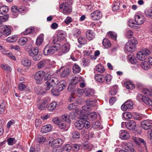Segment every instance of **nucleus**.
<instances>
[{"label":"nucleus","mask_w":152,"mask_h":152,"mask_svg":"<svg viewBox=\"0 0 152 152\" xmlns=\"http://www.w3.org/2000/svg\"><path fill=\"white\" fill-rule=\"evenodd\" d=\"M84 89H78L76 91V94L78 97H80L82 94H84Z\"/></svg>","instance_id":"338daca9"},{"label":"nucleus","mask_w":152,"mask_h":152,"mask_svg":"<svg viewBox=\"0 0 152 152\" xmlns=\"http://www.w3.org/2000/svg\"><path fill=\"white\" fill-rule=\"evenodd\" d=\"M80 79L79 78L76 77H74L71 81V85H74L76 84L79 81Z\"/></svg>","instance_id":"680f3d73"},{"label":"nucleus","mask_w":152,"mask_h":152,"mask_svg":"<svg viewBox=\"0 0 152 152\" xmlns=\"http://www.w3.org/2000/svg\"><path fill=\"white\" fill-rule=\"evenodd\" d=\"M135 20L136 25H140L143 23L145 19L143 16L136 15L135 16Z\"/></svg>","instance_id":"f3484780"},{"label":"nucleus","mask_w":152,"mask_h":152,"mask_svg":"<svg viewBox=\"0 0 152 152\" xmlns=\"http://www.w3.org/2000/svg\"><path fill=\"white\" fill-rule=\"evenodd\" d=\"M48 102V100L45 99L41 103L37 105L38 109L41 110H45L47 107V103Z\"/></svg>","instance_id":"aec40b11"},{"label":"nucleus","mask_w":152,"mask_h":152,"mask_svg":"<svg viewBox=\"0 0 152 152\" xmlns=\"http://www.w3.org/2000/svg\"><path fill=\"white\" fill-rule=\"evenodd\" d=\"M7 142L8 145H12L15 144L16 142L15 139V138H10L7 140Z\"/></svg>","instance_id":"603ef678"},{"label":"nucleus","mask_w":152,"mask_h":152,"mask_svg":"<svg viewBox=\"0 0 152 152\" xmlns=\"http://www.w3.org/2000/svg\"><path fill=\"white\" fill-rule=\"evenodd\" d=\"M42 86L45 91H46V93H47L48 91L50 90V88L52 87L50 84V83H49V82H48V81H47V82L43 86Z\"/></svg>","instance_id":"a19ab883"},{"label":"nucleus","mask_w":152,"mask_h":152,"mask_svg":"<svg viewBox=\"0 0 152 152\" xmlns=\"http://www.w3.org/2000/svg\"><path fill=\"white\" fill-rule=\"evenodd\" d=\"M30 47L28 48L30 50H28V53L29 56L31 57L35 61L39 60L41 59L40 56L38 55L39 49L37 48H33L31 49V46H28Z\"/></svg>","instance_id":"7ed1b4c3"},{"label":"nucleus","mask_w":152,"mask_h":152,"mask_svg":"<svg viewBox=\"0 0 152 152\" xmlns=\"http://www.w3.org/2000/svg\"><path fill=\"white\" fill-rule=\"evenodd\" d=\"M34 90L37 94L40 95H43L46 93V91H45L42 86L41 87H36L34 88Z\"/></svg>","instance_id":"412c9836"},{"label":"nucleus","mask_w":152,"mask_h":152,"mask_svg":"<svg viewBox=\"0 0 152 152\" xmlns=\"http://www.w3.org/2000/svg\"><path fill=\"white\" fill-rule=\"evenodd\" d=\"M95 80L99 83H102L104 81V77L101 74H96L94 76Z\"/></svg>","instance_id":"bb28decb"},{"label":"nucleus","mask_w":152,"mask_h":152,"mask_svg":"<svg viewBox=\"0 0 152 152\" xmlns=\"http://www.w3.org/2000/svg\"><path fill=\"white\" fill-rule=\"evenodd\" d=\"M5 31L3 32L0 29V37L2 36L3 35L6 37L8 36L11 34V30H5Z\"/></svg>","instance_id":"4c0bfd02"},{"label":"nucleus","mask_w":152,"mask_h":152,"mask_svg":"<svg viewBox=\"0 0 152 152\" xmlns=\"http://www.w3.org/2000/svg\"><path fill=\"white\" fill-rule=\"evenodd\" d=\"M133 32L131 30H129L126 31V36L128 38L131 39L132 38H134L132 37L133 35Z\"/></svg>","instance_id":"864d4df0"},{"label":"nucleus","mask_w":152,"mask_h":152,"mask_svg":"<svg viewBox=\"0 0 152 152\" xmlns=\"http://www.w3.org/2000/svg\"><path fill=\"white\" fill-rule=\"evenodd\" d=\"M137 41L134 38H132L127 42L125 46V49L129 52L134 51L136 48V45Z\"/></svg>","instance_id":"f03ea898"},{"label":"nucleus","mask_w":152,"mask_h":152,"mask_svg":"<svg viewBox=\"0 0 152 152\" xmlns=\"http://www.w3.org/2000/svg\"><path fill=\"white\" fill-rule=\"evenodd\" d=\"M133 105V102L130 101L126 102L121 107V109L123 111H126L128 109L132 108Z\"/></svg>","instance_id":"9b49d317"},{"label":"nucleus","mask_w":152,"mask_h":152,"mask_svg":"<svg viewBox=\"0 0 152 152\" xmlns=\"http://www.w3.org/2000/svg\"><path fill=\"white\" fill-rule=\"evenodd\" d=\"M91 16L93 20H99L102 17V14L101 12L98 10H96L91 13Z\"/></svg>","instance_id":"9d476101"},{"label":"nucleus","mask_w":152,"mask_h":152,"mask_svg":"<svg viewBox=\"0 0 152 152\" xmlns=\"http://www.w3.org/2000/svg\"><path fill=\"white\" fill-rule=\"evenodd\" d=\"M48 81L50 83L51 86L53 87H54L57 84L58 82V80L56 78H53Z\"/></svg>","instance_id":"f704fd0d"},{"label":"nucleus","mask_w":152,"mask_h":152,"mask_svg":"<svg viewBox=\"0 0 152 152\" xmlns=\"http://www.w3.org/2000/svg\"><path fill=\"white\" fill-rule=\"evenodd\" d=\"M96 70L98 72L102 73L105 71L104 67L101 64H98L96 67Z\"/></svg>","instance_id":"58836bf2"},{"label":"nucleus","mask_w":152,"mask_h":152,"mask_svg":"<svg viewBox=\"0 0 152 152\" xmlns=\"http://www.w3.org/2000/svg\"><path fill=\"white\" fill-rule=\"evenodd\" d=\"M57 104L56 102H54L51 103L48 106V109L50 111H53L56 108Z\"/></svg>","instance_id":"2f4dec72"},{"label":"nucleus","mask_w":152,"mask_h":152,"mask_svg":"<svg viewBox=\"0 0 152 152\" xmlns=\"http://www.w3.org/2000/svg\"><path fill=\"white\" fill-rule=\"evenodd\" d=\"M78 106V104L77 103H74L69 105L67 108L69 110H72L75 109Z\"/></svg>","instance_id":"49530a36"},{"label":"nucleus","mask_w":152,"mask_h":152,"mask_svg":"<svg viewBox=\"0 0 152 152\" xmlns=\"http://www.w3.org/2000/svg\"><path fill=\"white\" fill-rule=\"evenodd\" d=\"M50 60L49 59H45L41 61L37 64V68L40 69L49 65Z\"/></svg>","instance_id":"4468645a"},{"label":"nucleus","mask_w":152,"mask_h":152,"mask_svg":"<svg viewBox=\"0 0 152 152\" xmlns=\"http://www.w3.org/2000/svg\"><path fill=\"white\" fill-rule=\"evenodd\" d=\"M124 148L127 152H134V151L133 146L131 143H126Z\"/></svg>","instance_id":"393cba45"},{"label":"nucleus","mask_w":152,"mask_h":152,"mask_svg":"<svg viewBox=\"0 0 152 152\" xmlns=\"http://www.w3.org/2000/svg\"><path fill=\"white\" fill-rule=\"evenodd\" d=\"M21 63L24 66L28 67L31 65V60L27 57H25L22 59Z\"/></svg>","instance_id":"dca6fc26"},{"label":"nucleus","mask_w":152,"mask_h":152,"mask_svg":"<svg viewBox=\"0 0 152 152\" xmlns=\"http://www.w3.org/2000/svg\"><path fill=\"white\" fill-rule=\"evenodd\" d=\"M136 124L134 121L133 120L129 121L125 123L126 128L129 130H132L135 129Z\"/></svg>","instance_id":"ddd939ff"},{"label":"nucleus","mask_w":152,"mask_h":152,"mask_svg":"<svg viewBox=\"0 0 152 152\" xmlns=\"http://www.w3.org/2000/svg\"><path fill=\"white\" fill-rule=\"evenodd\" d=\"M94 94V91L91 89L86 88L84 89V94L85 96L89 97L93 96Z\"/></svg>","instance_id":"5701e85b"},{"label":"nucleus","mask_w":152,"mask_h":152,"mask_svg":"<svg viewBox=\"0 0 152 152\" xmlns=\"http://www.w3.org/2000/svg\"><path fill=\"white\" fill-rule=\"evenodd\" d=\"M73 72L74 73H78L81 70L80 67L77 64H75L73 67Z\"/></svg>","instance_id":"37998d69"},{"label":"nucleus","mask_w":152,"mask_h":152,"mask_svg":"<svg viewBox=\"0 0 152 152\" xmlns=\"http://www.w3.org/2000/svg\"><path fill=\"white\" fill-rule=\"evenodd\" d=\"M136 143L137 144H140L142 143L145 147H146V143L144 140L140 138H139L136 141Z\"/></svg>","instance_id":"0e129e2a"},{"label":"nucleus","mask_w":152,"mask_h":152,"mask_svg":"<svg viewBox=\"0 0 152 152\" xmlns=\"http://www.w3.org/2000/svg\"><path fill=\"white\" fill-rule=\"evenodd\" d=\"M8 11V7L6 6H3L0 7V13L2 14H5Z\"/></svg>","instance_id":"ea45409f"},{"label":"nucleus","mask_w":152,"mask_h":152,"mask_svg":"<svg viewBox=\"0 0 152 152\" xmlns=\"http://www.w3.org/2000/svg\"><path fill=\"white\" fill-rule=\"evenodd\" d=\"M86 37L89 40H91L95 36V34L91 30L87 31L86 33Z\"/></svg>","instance_id":"c85d7f7f"},{"label":"nucleus","mask_w":152,"mask_h":152,"mask_svg":"<svg viewBox=\"0 0 152 152\" xmlns=\"http://www.w3.org/2000/svg\"><path fill=\"white\" fill-rule=\"evenodd\" d=\"M151 53L149 50L146 48L142 49V51L138 52L137 54V57L141 61L145 60L147 58V56Z\"/></svg>","instance_id":"20e7f679"},{"label":"nucleus","mask_w":152,"mask_h":152,"mask_svg":"<svg viewBox=\"0 0 152 152\" xmlns=\"http://www.w3.org/2000/svg\"><path fill=\"white\" fill-rule=\"evenodd\" d=\"M81 33V31L78 29L75 28L73 31V36L75 37L78 36Z\"/></svg>","instance_id":"bf43d9fd"},{"label":"nucleus","mask_w":152,"mask_h":152,"mask_svg":"<svg viewBox=\"0 0 152 152\" xmlns=\"http://www.w3.org/2000/svg\"><path fill=\"white\" fill-rule=\"evenodd\" d=\"M103 45L106 48H108L110 47L111 44L110 40L107 38L104 39L102 41Z\"/></svg>","instance_id":"7c9ffc66"},{"label":"nucleus","mask_w":152,"mask_h":152,"mask_svg":"<svg viewBox=\"0 0 152 152\" xmlns=\"http://www.w3.org/2000/svg\"><path fill=\"white\" fill-rule=\"evenodd\" d=\"M34 27H31L30 28H27L24 32L23 33L24 34H27L30 33H32L34 31Z\"/></svg>","instance_id":"13d9d810"},{"label":"nucleus","mask_w":152,"mask_h":152,"mask_svg":"<svg viewBox=\"0 0 152 152\" xmlns=\"http://www.w3.org/2000/svg\"><path fill=\"white\" fill-rule=\"evenodd\" d=\"M28 10V8L24 6H21L18 8V12L21 13H26Z\"/></svg>","instance_id":"09e8293b"},{"label":"nucleus","mask_w":152,"mask_h":152,"mask_svg":"<svg viewBox=\"0 0 152 152\" xmlns=\"http://www.w3.org/2000/svg\"><path fill=\"white\" fill-rule=\"evenodd\" d=\"M52 126L50 124L44 126L41 129V132L44 133L50 132L52 129Z\"/></svg>","instance_id":"b1692460"},{"label":"nucleus","mask_w":152,"mask_h":152,"mask_svg":"<svg viewBox=\"0 0 152 152\" xmlns=\"http://www.w3.org/2000/svg\"><path fill=\"white\" fill-rule=\"evenodd\" d=\"M60 44H48L45 48L43 53L45 55L53 54L56 52L59 48Z\"/></svg>","instance_id":"f257e3e1"},{"label":"nucleus","mask_w":152,"mask_h":152,"mask_svg":"<svg viewBox=\"0 0 152 152\" xmlns=\"http://www.w3.org/2000/svg\"><path fill=\"white\" fill-rule=\"evenodd\" d=\"M112 79V77L110 74H107L104 77V80L106 81V83L107 84H110V81Z\"/></svg>","instance_id":"052dcab7"},{"label":"nucleus","mask_w":152,"mask_h":152,"mask_svg":"<svg viewBox=\"0 0 152 152\" xmlns=\"http://www.w3.org/2000/svg\"><path fill=\"white\" fill-rule=\"evenodd\" d=\"M72 149V146L69 144H67L64 147L63 150L65 151L70 152Z\"/></svg>","instance_id":"4d7b16f0"},{"label":"nucleus","mask_w":152,"mask_h":152,"mask_svg":"<svg viewBox=\"0 0 152 152\" xmlns=\"http://www.w3.org/2000/svg\"><path fill=\"white\" fill-rule=\"evenodd\" d=\"M0 29L3 32L5 31V30H11V28L7 26L2 24L0 21Z\"/></svg>","instance_id":"8fccbe9b"},{"label":"nucleus","mask_w":152,"mask_h":152,"mask_svg":"<svg viewBox=\"0 0 152 152\" xmlns=\"http://www.w3.org/2000/svg\"><path fill=\"white\" fill-rule=\"evenodd\" d=\"M140 66L144 69L145 70H148L150 68V65L149 63H148V62L145 61L142 62L141 63Z\"/></svg>","instance_id":"72a5a7b5"},{"label":"nucleus","mask_w":152,"mask_h":152,"mask_svg":"<svg viewBox=\"0 0 152 152\" xmlns=\"http://www.w3.org/2000/svg\"><path fill=\"white\" fill-rule=\"evenodd\" d=\"M97 115L96 113H93L90 115L88 116V118L91 121H94L97 118Z\"/></svg>","instance_id":"69168bd1"},{"label":"nucleus","mask_w":152,"mask_h":152,"mask_svg":"<svg viewBox=\"0 0 152 152\" xmlns=\"http://www.w3.org/2000/svg\"><path fill=\"white\" fill-rule=\"evenodd\" d=\"M124 85L126 88L128 89H132L134 88V84L130 82H126L124 83Z\"/></svg>","instance_id":"c9c22d12"},{"label":"nucleus","mask_w":152,"mask_h":152,"mask_svg":"<svg viewBox=\"0 0 152 152\" xmlns=\"http://www.w3.org/2000/svg\"><path fill=\"white\" fill-rule=\"evenodd\" d=\"M43 38L42 35L39 36L37 38L36 43L37 45H40L43 41Z\"/></svg>","instance_id":"3c124183"},{"label":"nucleus","mask_w":152,"mask_h":152,"mask_svg":"<svg viewBox=\"0 0 152 152\" xmlns=\"http://www.w3.org/2000/svg\"><path fill=\"white\" fill-rule=\"evenodd\" d=\"M137 99L140 101H142L146 105H152V101L148 97H145L140 94H138Z\"/></svg>","instance_id":"0eeeda50"},{"label":"nucleus","mask_w":152,"mask_h":152,"mask_svg":"<svg viewBox=\"0 0 152 152\" xmlns=\"http://www.w3.org/2000/svg\"><path fill=\"white\" fill-rule=\"evenodd\" d=\"M145 13L147 16L152 19V9H146Z\"/></svg>","instance_id":"de8ad7c7"},{"label":"nucleus","mask_w":152,"mask_h":152,"mask_svg":"<svg viewBox=\"0 0 152 152\" xmlns=\"http://www.w3.org/2000/svg\"><path fill=\"white\" fill-rule=\"evenodd\" d=\"M75 127L79 130L82 129L83 128V120L77 121L74 123Z\"/></svg>","instance_id":"a878e982"},{"label":"nucleus","mask_w":152,"mask_h":152,"mask_svg":"<svg viewBox=\"0 0 152 152\" xmlns=\"http://www.w3.org/2000/svg\"><path fill=\"white\" fill-rule=\"evenodd\" d=\"M86 117L84 116L81 117L80 118V120H83V127H84L86 129H88L90 127V124L88 121L86 120Z\"/></svg>","instance_id":"4be33fe9"},{"label":"nucleus","mask_w":152,"mask_h":152,"mask_svg":"<svg viewBox=\"0 0 152 152\" xmlns=\"http://www.w3.org/2000/svg\"><path fill=\"white\" fill-rule=\"evenodd\" d=\"M61 118V121H63L69 124V123L70 122V120L69 119V116L68 115H62Z\"/></svg>","instance_id":"e433bc0d"},{"label":"nucleus","mask_w":152,"mask_h":152,"mask_svg":"<svg viewBox=\"0 0 152 152\" xmlns=\"http://www.w3.org/2000/svg\"><path fill=\"white\" fill-rule=\"evenodd\" d=\"M78 40L79 43L80 45H84L86 42L85 38L82 37H79L78 39Z\"/></svg>","instance_id":"e2e57ef3"},{"label":"nucleus","mask_w":152,"mask_h":152,"mask_svg":"<svg viewBox=\"0 0 152 152\" xmlns=\"http://www.w3.org/2000/svg\"><path fill=\"white\" fill-rule=\"evenodd\" d=\"M59 8V10L61 11H62L63 13L65 15L69 14L72 11L71 6L64 3H63L60 4Z\"/></svg>","instance_id":"39448f33"},{"label":"nucleus","mask_w":152,"mask_h":152,"mask_svg":"<svg viewBox=\"0 0 152 152\" xmlns=\"http://www.w3.org/2000/svg\"><path fill=\"white\" fill-rule=\"evenodd\" d=\"M72 136L74 139H79L80 138V134L77 132H74L72 133Z\"/></svg>","instance_id":"774afa93"},{"label":"nucleus","mask_w":152,"mask_h":152,"mask_svg":"<svg viewBox=\"0 0 152 152\" xmlns=\"http://www.w3.org/2000/svg\"><path fill=\"white\" fill-rule=\"evenodd\" d=\"M45 140L46 138L44 137L39 136L36 139V141L37 142L40 143H42L45 142Z\"/></svg>","instance_id":"6e6d98bb"},{"label":"nucleus","mask_w":152,"mask_h":152,"mask_svg":"<svg viewBox=\"0 0 152 152\" xmlns=\"http://www.w3.org/2000/svg\"><path fill=\"white\" fill-rule=\"evenodd\" d=\"M141 126L142 128L145 130L152 129V120H146L142 121L141 122Z\"/></svg>","instance_id":"423d86ee"},{"label":"nucleus","mask_w":152,"mask_h":152,"mask_svg":"<svg viewBox=\"0 0 152 152\" xmlns=\"http://www.w3.org/2000/svg\"><path fill=\"white\" fill-rule=\"evenodd\" d=\"M63 143L62 140L60 139H57L53 141L52 142L50 141L49 143V145L53 149L57 148L60 146Z\"/></svg>","instance_id":"1a4fd4ad"},{"label":"nucleus","mask_w":152,"mask_h":152,"mask_svg":"<svg viewBox=\"0 0 152 152\" xmlns=\"http://www.w3.org/2000/svg\"><path fill=\"white\" fill-rule=\"evenodd\" d=\"M70 48V45L68 43H65L61 48V52L63 53H66L69 51Z\"/></svg>","instance_id":"6ab92c4d"},{"label":"nucleus","mask_w":152,"mask_h":152,"mask_svg":"<svg viewBox=\"0 0 152 152\" xmlns=\"http://www.w3.org/2000/svg\"><path fill=\"white\" fill-rule=\"evenodd\" d=\"M119 137L122 140H126L130 138V136L128 132L126 130H122L120 131Z\"/></svg>","instance_id":"2eb2a0df"},{"label":"nucleus","mask_w":152,"mask_h":152,"mask_svg":"<svg viewBox=\"0 0 152 152\" xmlns=\"http://www.w3.org/2000/svg\"><path fill=\"white\" fill-rule=\"evenodd\" d=\"M57 36L58 37L59 41L62 42L63 41H66V36L65 32L60 31L58 32Z\"/></svg>","instance_id":"a211bd4d"},{"label":"nucleus","mask_w":152,"mask_h":152,"mask_svg":"<svg viewBox=\"0 0 152 152\" xmlns=\"http://www.w3.org/2000/svg\"><path fill=\"white\" fill-rule=\"evenodd\" d=\"M128 59L130 62L132 64H136L137 60L135 56L133 55H130L128 56Z\"/></svg>","instance_id":"473e14b6"},{"label":"nucleus","mask_w":152,"mask_h":152,"mask_svg":"<svg viewBox=\"0 0 152 152\" xmlns=\"http://www.w3.org/2000/svg\"><path fill=\"white\" fill-rule=\"evenodd\" d=\"M69 124L63 121H60L58 125V127L61 129H64L67 130L69 127Z\"/></svg>","instance_id":"cd10ccee"},{"label":"nucleus","mask_w":152,"mask_h":152,"mask_svg":"<svg viewBox=\"0 0 152 152\" xmlns=\"http://www.w3.org/2000/svg\"><path fill=\"white\" fill-rule=\"evenodd\" d=\"M108 36L114 40L116 39L117 35L115 33L113 32H109L107 33Z\"/></svg>","instance_id":"5fc2aeb1"},{"label":"nucleus","mask_w":152,"mask_h":152,"mask_svg":"<svg viewBox=\"0 0 152 152\" xmlns=\"http://www.w3.org/2000/svg\"><path fill=\"white\" fill-rule=\"evenodd\" d=\"M70 70L68 68L65 69L61 72L60 75L62 77H67L70 74Z\"/></svg>","instance_id":"c756f323"},{"label":"nucleus","mask_w":152,"mask_h":152,"mask_svg":"<svg viewBox=\"0 0 152 152\" xmlns=\"http://www.w3.org/2000/svg\"><path fill=\"white\" fill-rule=\"evenodd\" d=\"M45 75V72L43 71H39L35 73L34 79L36 80L37 83H40Z\"/></svg>","instance_id":"6e6552de"},{"label":"nucleus","mask_w":152,"mask_h":152,"mask_svg":"<svg viewBox=\"0 0 152 152\" xmlns=\"http://www.w3.org/2000/svg\"><path fill=\"white\" fill-rule=\"evenodd\" d=\"M27 39L25 37L20 38L18 41V44L21 45H24L27 42Z\"/></svg>","instance_id":"79ce46f5"},{"label":"nucleus","mask_w":152,"mask_h":152,"mask_svg":"<svg viewBox=\"0 0 152 152\" xmlns=\"http://www.w3.org/2000/svg\"><path fill=\"white\" fill-rule=\"evenodd\" d=\"M17 39L16 36L12 35L8 37L7 39V41L9 42H15Z\"/></svg>","instance_id":"c03bdc74"},{"label":"nucleus","mask_w":152,"mask_h":152,"mask_svg":"<svg viewBox=\"0 0 152 152\" xmlns=\"http://www.w3.org/2000/svg\"><path fill=\"white\" fill-rule=\"evenodd\" d=\"M67 86V84L65 81L64 80H61L58 83L56 88L58 91H61L64 89L66 88Z\"/></svg>","instance_id":"f8f14e48"},{"label":"nucleus","mask_w":152,"mask_h":152,"mask_svg":"<svg viewBox=\"0 0 152 152\" xmlns=\"http://www.w3.org/2000/svg\"><path fill=\"white\" fill-rule=\"evenodd\" d=\"M1 67L3 69L8 72H11L12 69L10 66L7 64H2Z\"/></svg>","instance_id":"a18cd8bd"}]
</instances>
